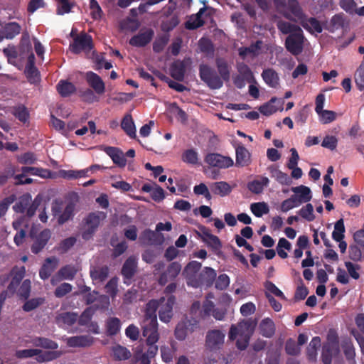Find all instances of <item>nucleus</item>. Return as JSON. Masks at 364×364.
Here are the masks:
<instances>
[{"instance_id":"obj_22","label":"nucleus","mask_w":364,"mask_h":364,"mask_svg":"<svg viewBox=\"0 0 364 364\" xmlns=\"http://www.w3.org/2000/svg\"><path fill=\"white\" fill-rule=\"evenodd\" d=\"M216 279V272L211 267H205L202 272H200L197 282H198V287L205 286L210 287Z\"/></svg>"},{"instance_id":"obj_49","label":"nucleus","mask_w":364,"mask_h":364,"mask_svg":"<svg viewBox=\"0 0 364 364\" xmlns=\"http://www.w3.org/2000/svg\"><path fill=\"white\" fill-rule=\"evenodd\" d=\"M250 210L257 218L262 217L264 214H267L269 211L267 204L264 202L252 203L250 205Z\"/></svg>"},{"instance_id":"obj_10","label":"nucleus","mask_w":364,"mask_h":364,"mask_svg":"<svg viewBox=\"0 0 364 364\" xmlns=\"http://www.w3.org/2000/svg\"><path fill=\"white\" fill-rule=\"evenodd\" d=\"M225 334L218 329L210 330L205 336V346L208 349L215 351L220 349L225 340Z\"/></svg>"},{"instance_id":"obj_29","label":"nucleus","mask_w":364,"mask_h":364,"mask_svg":"<svg viewBox=\"0 0 364 364\" xmlns=\"http://www.w3.org/2000/svg\"><path fill=\"white\" fill-rule=\"evenodd\" d=\"M186 63L183 60H176L170 68L171 77L177 81H183L186 73Z\"/></svg>"},{"instance_id":"obj_25","label":"nucleus","mask_w":364,"mask_h":364,"mask_svg":"<svg viewBox=\"0 0 364 364\" xmlns=\"http://www.w3.org/2000/svg\"><path fill=\"white\" fill-rule=\"evenodd\" d=\"M299 23L302 27L308 31L309 33H313L316 32L320 33L323 31L322 26L319 21L314 17L307 18L306 15L303 19L300 20Z\"/></svg>"},{"instance_id":"obj_59","label":"nucleus","mask_w":364,"mask_h":364,"mask_svg":"<svg viewBox=\"0 0 364 364\" xmlns=\"http://www.w3.org/2000/svg\"><path fill=\"white\" fill-rule=\"evenodd\" d=\"M355 82L358 89L364 90V63H361L355 73Z\"/></svg>"},{"instance_id":"obj_21","label":"nucleus","mask_w":364,"mask_h":364,"mask_svg":"<svg viewBox=\"0 0 364 364\" xmlns=\"http://www.w3.org/2000/svg\"><path fill=\"white\" fill-rule=\"evenodd\" d=\"M58 264V259L55 257H48L39 270V277L41 279H48L55 271Z\"/></svg>"},{"instance_id":"obj_6","label":"nucleus","mask_w":364,"mask_h":364,"mask_svg":"<svg viewBox=\"0 0 364 364\" xmlns=\"http://www.w3.org/2000/svg\"><path fill=\"white\" fill-rule=\"evenodd\" d=\"M304 36L302 29L291 35H289L285 40L286 49L294 55H299L304 48Z\"/></svg>"},{"instance_id":"obj_18","label":"nucleus","mask_w":364,"mask_h":364,"mask_svg":"<svg viewBox=\"0 0 364 364\" xmlns=\"http://www.w3.org/2000/svg\"><path fill=\"white\" fill-rule=\"evenodd\" d=\"M51 232L48 229H44L35 237V240L31 247L33 254H38L47 245L50 239Z\"/></svg>"},{"instance_id":"obj_24","label":"nucleus","mask_w":364,"mask_h":364,"mask_svg":"<svg viewBox=\"0 0 364 364\" xmlns=\"http://www.w3.org/2000/svg\"><path fill=\"white\" fill-rule=\"evenodd\" d=\"M109 269L107 265L102 267H91L90 275L93 282L102 283L108 277Z\"/></svg>"},{"instance_id":"obj_13","label":"nucleus","mask_w":364,"mask_h":364,"mask_svg":"<svg viewBox=\"0 0 364 364\" xmlns=\"http://www.w3.org/2000/svg\"><path fill=\"white\" fill-rule=\"evenodd\" d=\"M176 303V297L170 295L164 302H161L159 306V317L161 321L168 323L173 317V308Z\"/></svg>"},{"instance_id":"obj_40","label":"nucleus","mask_w":364,"mask_h":364,"mask_svg":"<svg viewBox=\"0 0 364 364\" xmlns=\"http://www.w3.org/2000/svg\"><path fill=\"white\" fill-rule=\"evenodd\" d=\"M216 66L222 80L228 81L230 77V73L227 61L221 58L215 60Z\"/></svg>"},{"instance_id":"obj_47","label":"nucleus","mask_w":364,"mask_h":364,"mask_svg":"<svg viewBox=\"0 0 364 364\" xmlns=\"http://www.w3.org/2000/svg\"><path fill=\"white\" fill-rule=\"evenodd\" d=\"M345 225L343 218L337 220L334 225V230L332 232V238L335 241H340L343 240L345 237Z\"/></svg>"},{"instance_id":"obj_63","label":"nucleus","mask_w":364,"mask_h":364,"mask_svg":"<svg viewBox=\"0 0 364 364\" xmlns=\"http://www.w3.org/2000/svg\"><path fill=\"white\" fill-rule=\"evenodd\" d=\"M176 351V348L172 346L169 348L168 346H161V355L163 361L166 363H168L173 360V358Z\"/></svg>"},{"instance_id":"obj_60","label":"nucleus","mask_w":364,"mask_h":364,"mask_svg":"<svg viewBox=\"0 0 364 364\" xmlns=\"http://www.w3.org/2000/svg\"><path fill=\"white\" fill-rule=\"evenodd\" d=\"M343 353L348 361H355V348L351 341H346L342 344Z\"/></svg>"},{"instance_id":"obj_34","label":"nucleus","mask_w":364,"mask_h":364,"mask_svg":"<svg viewBox=\"0 0 364 364\" xmlns=\"http://www.w3.org/2000/svg\"><path fill=\"white\" fill-rule=\"evenodd\" d=\"M121 127L131 138L136 137V128L131 114H126L122 120Z\"/></svg>"},{"instance_id":"obj_3","label":"nucleus","mask_w":364,"mask_h":364,"mask_svg":"<svg viewBox=\"0 0 364 364\" xmlns=\"http://www.w3.org/2000/svg\"><path fill=\"white\" fill-rule=\"evenodd\" d=\"M164 301L165 298L161 297L159 299H151L147 302L145 306L144 320L141 324L142 331L146 329L149 332L158 331L156 311L161 303Z\"/></svg>"},{"instance_id":"obj_41","label":"nucleus","mask_w":364,"mask_h":364,"mask_svg":"<svg viewBox=\"0 0 364 364\" xmlns=\"http://www.w3.org/2000/svg\"><path fill=\"white\" fill-rule=\"evenodd\" d=\"M277 27L282 33L289 35H291V33L298 32L301 29L299 26L283 20L277 21Z\"/></svg>"},{"instance_id":"obj_9","label":"nucleus","mask_w":364,"mask_h":364,"mask_svg":"<svg viewBox=\"0 0 364 364\" xmlns=\"http://www.w3.org/2000/svg\"><path fill=\"white\" fill-rule=\"evenodd\" d=\"M102 213H90L85 218L86 228L82 232V237L85 240L91 239L97 231L100 223V215Z\"/></svg>"},{"instance_id":"obj_16","label":"nucleus","mask_w":364,"mask_h":364,"mask_svg":"<svg viewBox=\"0 0 364 364\" xmlns=\"http://www.w3.org/2000/svg\"><path fill=\"white\" fill-rule=\"evenodd\" d=\"M181 265L177 262H171L167 267V269L161 274L159 278V284L165 285L168 280L174 279L180 273Z\"/></svg>"},{"instance_id":"obj_39","label":"nucleus","mask_w":364,"mask_h":364,"mask_svg":"<svg viewBox=\"0 0 364 364\" xmlns=\"http://www.w3.org/2000/svg\"><path fill=\"white\" fill-rule=\"evenodd\" d=\"M345 26V18L343 14L334 15L330 22L326 26V29L333 33L336 31L343 28Z\"/></svg>"},{"instance_id":"obj_51","label":"nucleus","mask_w":364,"mask_h":364,"mask_svg":"<svg viewBox=\"0 0 364 364\" xmlns=\"http://www.w3.org/2000/svg\"><path fill=\"white\" fill-rule=\"evenodd\" d=\"M31 282L30 279H25L23 281L18 290V296L21 299L27 300L31 294Z\"/></svg>"},{"instance_id":"obj_45","label":"nucleus","mask_w":364,"mask_h":364,"mask_svg":"<svg viewBox=\"0 0 364 364\" xmlns=\"http://www.w3.org/2000/svg\"><path fill=\"white\" fill-rule=\"evenodd\" d=\"M31 196L30 194H24L19 198L18 200L13 206V209L16 213H24L26 208L30 205Z\"/></svg>"},{"instance_id":"obj_64","label":"nucleus","mask_w":364,"mask_h":364,"mask_svg":"<svg viewBox=\"0 0 364 364\" xmlns=\"http://www.w3.org/2000/svg\"><path fill=\"white\" fill-rule=\"evenodd\" d=\"M72 289L73 287L70 284L64 282L55 288L54 295L57 298H62L71 292Z\"/></svg>"},{"instance_id":"obj_8","label":"nucleus","mask_w":364,"mask_h":364,"mask_svg":"<svg viewBox=\"0 0 364 364\" xmlns=\"http://www.w3.org/2000/svg\"><path fill=\"white\" fill-rule=\"evenodd\" d=\"M291 191L294 193L289 199L294 208L300 206L302 203H307L311 200L312 195L311 189L304 185L292 187Z\"/></svg>"},{"instance_id":"obj_31","label":"nucleus","mask_w":364,"mask_h":364,"mask_svg":"<svg viewBox=\"0 0 364 364\" xmlns=\"http://www.w3.org/2000/svg\"><path fill=\"white\" fill-rule=\"evenodd\" d=\"M204 10L205 9L202 8L195 16H191L190 17V18L185 23V27L186 29L194 30L204 25L205 22L202 19V14Z\"/></svg>"},{"instance_id":"obj_56","label":"nucleus","mask_w":364,"mask_h":364,"mask_svg":"<svg viewBox=\"0 0 364 364\" xmlns=\"http://www.w3.org/2000/svg\"><path fill=\"white\" fill-rule=\"evenodd\" d=\"M13 114L21 122H26L29 117V113L27 108L23 105H19L14 107Z\"/></svg>"},{"instance_id":"obj_2","label":"nucleus","mask_w":364,"mask_h":364,"mask_svg":"<svg viewBox=\"0 0 364 364\" xmlns=\"http://www.w3.org/2000/svg\"><path fill=\"white\" fill-rule=\"evenodd\" d=\"M252 334L250 324L244 321L239 323L237 326L232 325L229 331V339L234 341L238 336L236 341V346L238 349L243 350L248 346L250 337Z\"/></svg>"},{"instance_id":"obj_46","label":"nucleus","mask_w":364,"mask_h":364,"mask_svg":"<svg viewBox=\"0 0 364 364\" xmlns=\"http://www.w3.org/2000/svg\"><path fill=\"white\" fill-rule=\"evenodd\" d=\"M339 348L331 347L328 345H324L322 347L321 360L323 364H331L332 362L333 355L337 353Z\"/></svg>"},{"instance_id":"obj_52","label":"nucleus","mask_w":364,"mask_h":364,"mask_svg":"<svg viewBox=\"0 0 364 364\" xmlns=\"http://www.w3.org/2000/svg\"><path fill=\"white\" fill-rule=\"evenodd\" d=\"M25 74L28 81L31 84H35L40 81V73L36 66H26Z\"/></svg>"},{"instance_id":"obj_44","label":"nucleus","mask_w":364,"mask_h":364,"mask_svg":"<svg viewBox=\"0 0 364 364\" xmlns=\"http://www.w3.org/2000/svg\"><path fill=\"white\" fill-rule=\"evenodd\" d=\"M169 38L168 33L158 36L153 43V51L156 53H161L168 44Z\"/></svg>"},{"instance_id":"obj_57","label":"nucleus","mask_w":364,"mask_h":364,"mask_svg":"<svg viewBox=\"0 0 364 364\" xmlns=\"http://www.w3.org/2000/svg\"><path fill=\"white\" fill-rule=\"evenodd\" d=\"M118 278L114 277L109 279L106 284L105 289L106 293H107L112 299L115 298L118 292Z\"/></svg>"},{"instance_id":"obj_42","label":"nucleus","mask_w":364,"mask_h":364,"mask_svg":"<svg viewBox=\"0 0 364 364\" xmlns=\"http://www.w3.org/2000/svg\"><path fill=\"white\" fill-rule=\"evenodd\" d=\"M112 351L116 360H125L131 357V352L126 347L119 344L114 346L112 348Z\"/></svg>"},{"instance_id":"obj_4","label":"nucleus","mask_w":364,"mask_h":364,"mask_svg":"<svg viewBox=\"0 0 364 364\" xmlns=\"http://www.w3.org/2000/svg\"><path fill=\"white\" fill-rule=\"evenodd\" d=\"M199 75L200 80L210 89L218 90L222 87L223 82L216 72L206 64L199 66Z\"/></svg>"},{"instance_id":"obj_15","label":"nucleus","mask_w":364,"mask_h":364,"mask_svg":"<svg viewBox=\"0 0 364 364\" xmlns=\"http://www.w3.org/2000/svg\"><path fill=\"white\" fill-rule=\"evenodd\" d=\"M137 262L134 257H128L122 265L121 274L125 284H130L131 280L136 272Z\"/></svg>"},{"instance_id":"obj_55","label":"nucleus","mask_w":364,"mask_h":364,"mask_svg":"<svg viewBox=\"0 0 364 364\" xmlns=\"http://www.w3.org/2000/svg\"><path fill=\"white\" fill-rule=\"evenodd\" d=\"M44 302V299L39 297V298H33L31 299H27L26 301L24 303V304L22 306V309L26 312H30L36 308H38L39 306H41Z\"/></svg>"},{"instance_id":"obj_35","label":"nucleus","mask_w":364,"mask_h":364,"mask_svg":"<svg viewBox=\"0 0 364 364\" xmlns=\"http://www.w3.org/2000/svg\"><path fill=\"white\" fill-rule=\"evenodd\" d=\"M262 77L265 83L271 87H277L279 85L278 74L272 68H267L262 71Z\"/></svg>"},{"instance_id":"obj_33","label":"nucleus","mask_w":364,"mask_h":364,"mask_svg":"<svg viewBox=\"0 0 364 364\" xmlns=\"http://www.w3.org/2000/svg\"><path fill=\"white\" fill-rule=\"evenodd\" d=\"M269 183V180L266 176L261 177V180H254L247 183V188L250 191L255 194L261 193L264 187H267Z\"/></svg>"},{"instance_id":"obj_27","label":"nucleus","mask_w":364,"mask_h":364,"mask_svg":"<svg viewBox=\"0 0 364 364\" xmlns=\"http://www.w3.org/2000/svg\"><path fill=\"white\" fill-rule=\"evenodd\" d=\"M21 26L17 22L5 23L0 30L1 34L6 39H13L21 33Z\"/></svg>"},{"instance_id":"obj_61","label":"nucleus","mask_w":364,"mask_h":364,"mask_svg":"<svg viewBox=\"0 0 364 364\" xmlns=\"http://www.w3.org/2000/svg\"><path fill=\"white\" fill-rule=\"evenodd\" d=\"M35 343L37 346L47 349L55 350L58 348V344L55 341L47 338H37L35 341Z\"/></svg>"},{"instance_id":"obj_32","label":"nucleus","mask_w":364,"mask_h":364,"mask_svg":"<svg viewBox=\"0 0 364 364\" xmlns=\"http://www.w3.org/2000/svg\"><path fill=\"white\" fill-rule=\"evenodd\" d=\"M210 187L214 194L222 197L229 195L232 191L231 186L225 181L213 183Z\"/></svg>"},{"instance_id":"obj_36","label":"nucleus","mask_w":364,"mask_h":364,"mask_svg":"<svg viewBox=\"0 0 364 364\" xmlns=\"http://www.w3.org/2000/svg\"><path fill=\"white\" fill-rule=\"evenodd\" d=\"M56 89L63 97H69L76 91V87L72 82L63 80L58 83Z\"/></svg>"},{"instance_id":"obj_58","label":"nucleus","mask_w":364,"mask_h":364,"mask_svg":"<svg viewBox=\"0 0 364 364\" xmlns=\"http://www.w3.org/2000/svg\"><path fill=\"white\" fill-rule=\"evenodd\" d=\"M298 213L301 218L307 221L311 222L315 219V215H314V207L311 203H307L305 206L301 208L299 210Z\"/></svg>"},{"instance_id":"obj_28","label":"nucleus","mask_w":364,"mask_h":364,"mask_svg":"<svg viewBox=\"0 0 364 364\" xmlns=\"http://www.w3.org/2000/svg\"><path fill=\"white\" fill-rule=\"evenodd\" d=\"M259 329L260 334L268 338H272L274 335L276 331L275 324L269 318H265L261 321Z\"/></svg>"},{"instance_id":"obj_37","label":"nucleus","mask_w":364,"mask_h":364,"mask_svg":"<svg viewBox=\"0 0 364 364\" xmlns=\"http://www.w3.org/2000/svg\"><path fill=\"white\" fill-rule=\"evenodd\" d=\"M106 333L109 336L117 335L121 328V321L117 317H110L106 321Z\"/></svg>"},{"instance_id":"obj_19","label":"nucleus","mask_w":364,"mask_h":364,"mask_svg":"<svg viewBox=\"0 0 364 364\" xmlns=\"http://www.w3.org/2000/svg\"><path fill=\"white\" fill-rule=\"evenodd\" d=\"M235 166L237 167L247 166L252 162L250 152L242 144H239L235 147Z\"/></svg>"},{"instance_id":"obj_53","label":"nucleus","mask_w":364,"mask_h":364,"mask_svg":"<svg viewBox=\"0 0 364 364\" xmlns=\"http://www.w3.org/2000/svg\"><path fill=\"white\" fill-rule=\"evenodd\" d=\"M182 161L185 163L196 165L198 162V153L193 149L186 150L181 156Z\"/></svg>"},{"instance_id":"obj_50","label":"nucleus","mask_w":364,"mask_h":364,"mask_svg":"<svg viewBox=\"0 0 364 364\" xmlns=\"http://www.w3.org/2000/svg\"><path fill=\"white\" fill-rule=\"evenodd\" d=\"M237 70L240 73L239 75L246 79L247 82H255V78L254 77L253 73L247 65L245 63H242L239 65Z\"/></svg>"},{"instance_id":"obj_48","label":"nucleus","mask_w":364,"mask_h":364,"mask_svg":"<svg viewBox=\"0 0 364 364\" xmlns=\"http://www.w3.org/2000/svg\"><path fill=\"white\" fill-rule=\"evenodd\" d=\"M75 210V205L73 203H69L65 206L63 212L59 215L58 218V223L60 225H63L69 220L73 216Z\"/></svg>"},{"instance_id":"obj_11","label":"nucleus","mask_w":364,"mask_h":364,"mask_svg":"<svg viewBox=\"0 0 364 364\" xmlns=\"http://www.w3.org/2000/svg\"><path fill=\"white\" fill-rule=\"evenodd\" d=\"M204 161L210 166L218 168H228L234 164L231 157L223 156L218 153L208 154L204 158Z\"/></svg>"},{"instance_id":"obj_43","label":"nucleus","mask_w":364,"mask_h":364,"mask_svg":"<svg viewBox=\"0 0 364 364\" xmlns=\"http://www.w3.org/2000/svg\"><path fill=\"white\" fill-rule=\"evenodd\" d=\"M157 238V233L150 229L144 230L139 236L141 243L147 245L156 244Z\"/></svg>"},{"instance_id":"obj_38","label":"nucleus","mask_w":364,"mask_h":364,"mask_svg":"<svg viewBox=\"0 0 364 364\" xmlns=\"http://www.w3.org/2000/svg\"><path fill=\"white\" fill-rule=\"evenodd\" d=\"M78 269L73 264H67L62 267L58 272V276L60 277L61 279H67V280H73L77 272Z\"/></svg>"},{"instance_id":"obj_62","label":"nucleus","mask_w":364,"mask_h":364,"mask_svg":"<svg viewBox=\"0 0 364 364\" xmlns=\"http://www.w3.org/2000/svg\"><path fill=\"white\" fill-rule=\"evenodd\" d=\"M178 24V17L174 15L170 19L163 21L161 28L163 31L168 33L175 28Z\"/></svg>"},{"instance_id":"obj_26","label":"nucleus","mask_w":364,"mask_h":364,"mask_svg":"<svg viewBox=\"0 0 364 364\" xmlns=\"http://www.w3.org/2000/svg\"><path fill=\"white\" fill-rule=\"evenodd\" d=\"M93 342V337L83 335L70 337L67 343L70 347H87L90 346Z\"/></svg>"},{"instance_id":"obj_17","label":"nucleus","mask_w":364,"mask_h":364,"mask_svg":"<svg viewBox=\"0 0 364 364\" xmlns=\"http://www.w3.org/2000/svg\"><path fill=\"white\" fill-rule=\"evenodd\" d=\"M85 80L97 95H102L105 92V82L97 74L92 71H88L85 74Z\"/></svg>"},{"instance_id":"obj_12","label":"nucleus","mask_w":364,"mask_h":364,"mask_svg":"<svg viewBox=\"0 0 364 364\" xmlns=\"http://www.w3.org/2000/svg\"><path fill=\"white\" fill-rule=\"evenodd\" d=\"M201 263L198 261H191L185 267L183 274L186 279L187 284L193 287H198L197 282L198 277L200 274L199 271L201 268Z\"/></svg>"},{"instance_id":"obj_23","label":"nucleus","mask_w":364,"mask_h":364,"mask_svg":"<svg viewBox=\"0 0 364 364\" xmlns=\"http://www.w3.org/2000/svg\"><path fill=\"white\" fill-rule=\"evenodd\" d=\"M291 155L287 163V168L292 170L291 176L293 178L299 179L301 178L303 172L301 168L297 167L299 156L295 148H291L290 150Z\"/></svg>"},{"instance_id":"obj_5","label":"nucleus","mask_w":364,"mask_h":364,"mask_svg":"<svg viewBox=\"0 0 364 364\" xmlns=\"http://www.w3.org/2000/svg\"><path fill=\"white\" fill-rule=\"evenodd\" d=\"M93 47L92 36L85 32H81L75 36L73 42L70 45V50L75 54H79L82 51H90Z\"/></svg>"},{"instance_id":"obj_20","label":"nucleus","mask_w":364,"mask_h":364,"mask_svg":"<svg viewBox=\"0 0 364 364\" xmlns=\"http://www.w3.org/2000/svg\"><path fill=\"white\" fill-rule=\"evenodd\" d=\"M103 151L112 159L113 163L119 167L126 166L127 160L120 149L114 146H105Z\"/></svg>"},{"instance_id":"obj_7","label":"nucleus","mask_w":364,"mask_h":364,"mask_svg":"<svg viewBox=\"0 0 364 364\" xmlns=\"http://www.w3.org/2000/svg\"><path fill=\"white\" fill-rule=\"evenodd\" d=\"M282 15L287 19L298 23L306 16L297 0H288Z\"/></svg>"},{"instance_id":"obj_30","label":"nucleus","mask_w":364,"mask_h":364,"mask_svg":"<svg viewBox=\"0 0 364 364\" xmlns=\"http://www.w3.org/2000/svg\"><path fill=\"white\" fill-rule=\"evenodd\" d=\"M321 341L320 337L315 336L310 341L307 349L306 355L309 360L315 362L317 358V350L321 347Z\"/></svg>"},{"instance_id":"obj_54","label":"nucleus","mask_w":364,"mask_h":364,"mask_svg":"<svg viewBox=\"0 0 364 364\" xmlns=\"http://www.w3.org/2000/svg\"><path fill=\"white\" fill-rule=\"evenodd\" d=\"M77 316L76 313L64 312L59 314L57 318L59 322H62L68 326H72L76 322Z\"/></svg>"},{"instance_id":"obj_1","label":"nucleus","mask_w":364,"mask_h":364,"mask_svg":"<svg viewBox=\"0 0 364 364\" xmlns=\"http://www.w3.org/2000/svg\"><path fill=\"white\" fill-rule=\"evenodd\" d=\"M142 334L146 338L148 348L146 352L143 353V348L140 346H137L134 353V358L140 362V364H150L151 359L158 353L159 348L156 343L159 339V333L158 331L149 332L146 329L143 331Z\"/></svg>"},{"instance_id":"obj_14","label":"nucleus","mask_w":364,"mask_h":364,"mask_svg":"<svg viewBox=\"0 0 364 364\" xmlns=\"http://www.w3.org/2000/svg\"><path fill=\"white\" fill-rule=\"evenodd\" d=\"M154 36V31L152 28L141 29L138 34L132 36L129 43L131 46L142 48L148 45Z\"/></svg>"}]
</instances>
